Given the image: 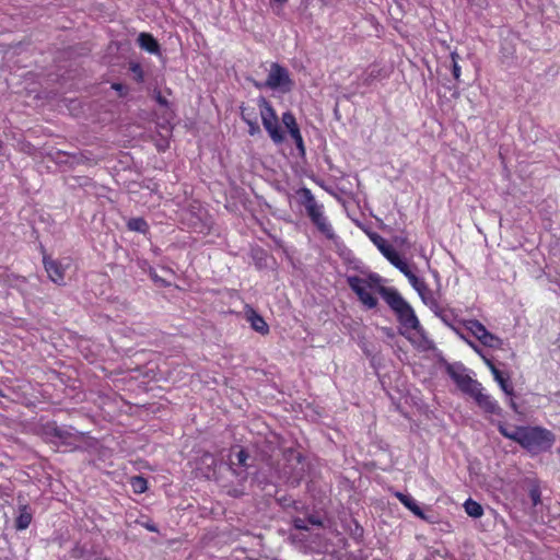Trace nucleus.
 Here are the masks:
<instances>
[{
  "label": "nucleus",
  "mask_w": 560,
  "mask_h": 560,
  "mask_svg": "<svg viewBox=\"0 0 560 560\" xmlns=\"http://www.w3.org/2000/svg\"><path fill=\"white\" fill-rule=\"evenodd\" d=\"M377 292L396 314L398 322L404 327L413 329L421 335L423 334V328L416 316L413 308L396 289L380 287Z\"/></svg>",
  "instance_id": "f257e3e1"
},
{
  "label": "nucleus",
  "mask_w": 560,
  "mask_h": 560,
  "mask_svg": "<svg viewBox=\"0 0 560 560\" xmlns=\"http://www.w3.org/2000/svg\"><path fill=\"white\" fill-rule=\"evenodd\" d=\"M555 441V434L545 428L520 425L517 443L533 454L550 450Z\"/></svg>",
  "instance_id": "f03ea898"
},
{
  "label": "nucleus",
  "mask_w": 560,
  "mask_h": 560,
  "mask_svg": "<svg viewBox=\"0 0 560 560\" xmlns=\"http://www.w3.org/2000/svg\"><path fill=\"white\" fill-rule=\"evenodd\" d=\"M257 104L264 128L268 132L269 137L276 144L282 143L284 141V135L281 130L279 119L273 107L264 96H260L257 100Z\"/></svg>",
  "instance_id": "7ed1b4c3"
},
{
  "label": "nucleus",
  "mask_w": 560,
  "mask_h": 560,
  "mask_svg": "<svg viewBox=\"0 0 560 560\" xmlns=\"http://www.w3.org/2000/svg\"><path fill=\"white\" fill-rule=\"evenodd\" d=\"M257 88H268L271 90L281 89L284 92L291 90L293 82L290 78L287 68L280 66L278 62H272L270 66L269 74L265 83H255Z\"/></svg>",
  "instance_id": "20e7f679"
},
{
  "label": "nucleus",
  "mask_w": 560,
  "mask_h": 560,
  "mask_svg": "<svg viewBox=\"0 0 560 560\" xmlns=\"http://www.w3.org/2000/svg\"><path fill=\"white\" fill-rule=\"evenodd\" d=\"M445 371L464 394L469 395L474 389H477L479 382L466 373V368L463 363H446Z\"/></svg>",
  "instance_id": "39448f33"
},
{
  "label": "nucleus",
  "mask_w": 560,
  "mask_h": 560,
  "mask_svg": "<svg viewBox=\"0 0 560 560\" xmlns=\"http://www.w3.org/2000/svg\"><path fill=\"white\" fill-rule=\"evenodd\" d=\"M350 289L358 295V299L368 308H374L377 305V299L368 291L371 288V283L361 277L351 276L347 279Z\"/></svg>",
  "instance_id": "423d86ee"
},
{
  "label": "nucleus",
  "mask_w": 560,
  "mask_h": 560,
  "mask_svg": "<svg viewBox=\"0 0 560 560\" xmlns=\"http://www.w3.org/2000/svg\"><path fill=\"white\" fill-rule=\"evenodd\" d=\"M469 396L475 400L478 407L482 409L486 413L495 415L499 417L502 416V408L492 396L483 393L481 383L477 385V389H474V392H471Z\"/></svg>",
  "instance_id": "0eeeda50"
},
{
  "label": "nucleus",
  "mask_w": 560,
  "mask_h": 560,
  "mask_svg": "<svg viewBox=\"0 0 560 560\" xmlns=\"http://www.w3.org/2000/svg\"><path fill=\"white\" fill-rule=\"evenodd\" d=\"M34 511L27 504L22 495L18 497V515L15 517L14 527L16 530L26 529L33 520Z\"/></svg>",
  "instance_id": "6e6552de"
},
{
  "label": "nucleus",
  "mask_w": 560,
  "mask_h": 560,
  "mask_svg": "<svg viewBox=\"0 0 560 560\" xmlns=\"http://www.w3.org/2000/svg\"><path fill=\"white\" fill-rule=\"evenodd\" d=\"M310 220L316 226L317 231L326 238L331 241L337 238L334 228L325 215L324 210L312 217Z\"/></svg>",
  "instance_id": "1a4fd4ad"
},
{
  "label": "nucleus",
  "mask_w": 560,
  "mask_h": 560,
  "mask_svg": "<svg viewBox=\"0 0 560 560\" xmlns=\"http://www.w3.org/2000/svg\"><path fill=\"white\" fill-rule=\"evenodd\" d=\"M43 262L49 279L58 285L63 284L65 270L61 265L47 256H44Z\"/></svg>",
  "instance_id": "9d476101"
},
{
  "label": "nucleus",
  "mask_w": 560,
  "mask_h": 560,
  "mask_svg": "<svg viewBox=\"0 0 560 560\" xmlns=\"http://www.w3.org/2000/svg\"><path fill=\"white\" fill-rule=\"evenodd\" d=\"M137 42L141 49L154 55L160 54V44L151 34L140 33Z\"/></svg>",
  "instance_id": "9b49d317"
},
{
  "label": "nucleus",
  "mask_w": 560,
  "mask_h": 560,
  "mask_svg": "<svg viewBox=\"0 0 560 560\" xmlns=\"http://www.w3.org/2000/svg\"><path fill=\"white\" fill-rule=\"evenodd\" d=\"M247 320L250 323V327L255 331H257V332H259L261 335H267L269 332L268 324L254 310H249V312L247 313Z\"/></svg>",
  "instance_id": "f8f14e48"
},
{
  "label": "nucleus",
  "mask_w": 560,
  "mask_h": 560,
  "mask_svg": "<svg viewBox=\"0 0 560 560\" xmlns=\"http://www.w3.org/2000/svg\"><path fill=\"white\" fill-rule=\"evenodd\" d=\"M396 498L408 509L410 510L416 516L427 520V516L424 515L421 508L418 505L417 501L409 494H404L401 492H396Z\"/></svg>",
  "instance_id": "ddd939ff"
},
{
  "label": "nucleus",
  "mask_w": 560,
  "mask_h": 560,
  "mask_svg": "<svg viewBox=\"0 0 560 560\" xmlns=\"http://www.w3.org/2000/svg\"><path fill=\"white\" fill-rule=\"evenodd\" d=\"M44 430L47 436L58 439L61 442H66L72 436L69 430L58 427L56 422L47 423Z\"/></svg>",
  "instance_id": "4468645a"
},
{
  "label": "nucleus",
  "mask_w": 560,
  "mask_h": 560,
  "mask_svg": "<svg viewBox=\"0 0 560 560\" xmlns=\"http://www.w3.org/2000/svg\"><path fill=\"white\" fill-rule=\"evenodd\" d=\"M487 365L490 368L494 380L500 385L501 389L509 396L513 395V386L509 383V380L505 378L500 370L495 368V365L490 361L486 360Z\"/></svg>",
  "instance_id": "2eb2a0df"
},
{
  "label": "nucleus",
  "mask_w": 560,
  "mask_h": 560,
  "mask_svg": "<svg viewBox=\"0 0 560 560\" xmlns=\"http://www.w3.org/2000/svg\"><path fill=\"white\" fill-rule=\"evenodd\" d=\"M296 196L299 197V203L305 208V211L318 203L313 192L307 187L299 188Z\"/></svg>",
  "instance_id": "dca6fc26"
},
{
  "label": "nucleus",
  "mask_w": 560,
  "mask_h": 560,
  "mask_svg": "<svg viewBox=\"0 0 560 560\" xmlns=\"http://www.w3.org/2000/svg\"><path fill=\"white\" fill-rule=\"evenodd\" d=\"M466 328L480 341L489 331L483 324L477 319L466 322Z\"/></svg>",
  "instance_id": "f3484780"
},
{
  "label": "nucleus",
  "mask_w": 560,
  "mask_h": 560,
  "mask_svg": "<svg viewBox=\"0 0 560 560\" xmlns=\"http://www.w3.org/2000/svg\"><path fill=\"white\" fill-rule=\"evenodd\" d=\"M369 237L371 242L377 247V249L383 254V256L393 247L383 236L378 233H370Z\"/></svg>",
  "instance_id": "a211bd4d"
},
{
  "label": "nucleus",
  "mask_w": 560,
  "mask_h": 560,
  "mask_svg": "<svg viewBox=\"0 0 560 560\" xmlns=\"http://www.w3.org/2000/svg\"><path fill=\"white\" fill-rule=\"evenodd\" d=\"M464 508H465V512L471 517L477 518L483 514L482 506L478 502L474 501L472 499L466 500V502L464 503Z\"/></svg>",
  "instance_id": "6ab92c4d"
},
{
  "label": "nucleus",
  "mask_w": 560,
  "mask_h": 560,
  "mask_svg": "<svg viewBox=\"0 0 560 560\" xmlns=\"http://www.w3.org/2000/svg\"><path fill=\"white\" fill-rule=\"evenodd\" d=\"M127 226L130 231L147 233L149 225L143 218H132L128 221Z\"/></svg>",
  "instance_id": "aec40b11"
},
{
  "label": "nucleus",
  "mask_w": 560,
  "mask_h": 560,
  "mask_svg": "<svg viewBox=\"0 0 560 560\" xmlns=\"http://www.w3.org/2000/svg\"><path fill=\"white\" fill-rule=\"evenodd\" d=\"M499 432L506 439L512 440L517 443L520 427H515L513 430H509L505 424L502 422L497 423Z\"/></svg>",
  "instance_id": "412c9836"
},
{
  "label": "nucleus",
  "mask_w": 560,
  "mask_h": 560,
  "mask_svg": "<svg viewBox=\"0 0 560 560\" xmlns=\"http://www.w3.org/2000/svg\"><path fill=\"white\" fill-rule=\"evenodd\" d=\"M130 485L135 493H143L148 489V481L142 476L131 477Z\"/></svg>",
  "instance_id": "4be33fe9"
},
{
  "label": "nucleus",
  "mask_w": 560,
  "mask_h": 560,
  "mask_svg": "<svg viewBox=\"0 0 560 560\" xmlns=\"http://www.w3.org/2000/svg\"><path fill=\"white\" fill-rule=\"evenodd\" d=\"M480 342L486 346V347H489V348H493V349H500L503 345V341L502 339H500L498 336L491 334L490 331H488L485 337L482 338V340H480Z\"/></svg>",
  "instance_id": "5701e85b"
},
{
  "label": "nucleus",
  "mask_w": 560,
  "mask_h": 560,
  "mask_svg": "<svg viewBox=\"0 0 560 560\" xmlns=\"http://www.w3.org/2000/svg\"><path fill=\"white\" fill-rule=\"evenodd\" d=\"M129 70L133 74V78L137 82L142 83L144 81V72L140 63L130 62Z\"/></svg>",
  "instance_id": "b1692460"
},
{
  "label": "nucleus",
  "mask_w": 560,
  "mask_h": 560,
  "mask_svg": "<svg viewBox=\"0 0 560 560\" xmlns=\"http://www.w3.org/2000/svg\"><path fill=\"white\" fill-rule=\"evenodd\" d=\"M291 138L294 140L301 156L305 155V147L300 130H291Z\"/></svg>",
  "instance_id": "393cba45"
},
{
  "label": "nucleus",
  "mask_w": 560,
  "mask_h": 560,
  "mask_svg": "<svg viewBox=\"0 0 560 560\" xmlns=\"http://www.w3.org/2000/svg\"><path fill=\"white\" fill-rule=\"evenodd\" d=\"M407 279L409 280L411 287L417 291V293L424 290L427 283L424 280L418 278L413 272H410Z\"/></svg>",
  "instance_id": "a878e982"
},
{
  "label": "nucleus",
  "mask_w": 560,
  "mask_h": 560,
  "mask_svg": "<svg viewBox=\"0 0 560 560\" xmlns=\"http://www.w3.org/2000/svg\"><path fill=\"white\" fill-rule=\"evenodd\" d=\"M241 117L246 124L252 120H257V114L253 107L241 106Z\"/></svg>",
  "instance_id": "bb28decb"
},
{
  "label": "nucleus",
  "mask_w": 560,
  "mask_h": 560,
  "mask_svg": "<svg viewBox=\"0 0 560 560\" xmlns=\"http://www.w3.org/2000/svg\"><path fill=\"white\" fill-rule=\"evenodd\" d=\"M418 294H419L421 301L425 305H433V300L435 298L433 295V292L429 289V287L427 284L424 287V290L423 291H419Z\"/></svg>",
  "instance_id": "cd10ccee"
},
{
  "label": "nucleus",
  "mask_w": 560,
  "mask_h": 560,
  "mask_svg": "<svg viewBox=\"0 0 560 560\" xmlns=\"http://www.w3.org/2000/svg\"><path fill=\"white\" fill-rule=\"evenodd\" d=\"M451 58H452V73H453L454 79L456 81H458L459 77H460V67L458 65L457 59L459 58V56L457 52L454 51L451 54Z\"/></svg>",
  "instance_id": "c85d7f7f"
},
{
  "label": "nucleus",
  "mask_w": 560,
  "mask_h": 560,
  "mask_svg": "<svg viewBox=\"0 0 560 560\" xmlns=\"http://www.w3.org/2000/svg\"><path fill=\"white\" fill-rule=\"evenodd\" d=\"M529 498L534 506L541 502V492L538 486H533L529 490Z\"/></svg>",
  "instance_id": "c756f323"
},
{
  "label": "nucleus",
  "mask_w": 560,
  "mask_h": 560,
  "mask_svg": "<svg viewBox=\"0 0 560 560\" xmlns=\"http://www.w3.org/2000/svg\"><path fill=\"white\" fill-rule=\"evenodd\" d=\"M235 457H236V460H237V464L242 467H246L247 464V459H248V453L244 450V448H241L236 454H235Z\"/></svg>",
  "instance_id": "7c9ffc66"
},
{
  "label": "nucleus",
  "mask_w": 560,
  "mask_h": 560,
  "mask_svg": "<svg viewBox=\"0 0 560 560\" xmlns=\"http://www.w3.org/2000/svg\"><path fill=\"white\" fill-rule=\"evenodd\" d=\"M384 257L394 266L399 259H401V257L399 256V254L396 252V249L394 247H392L385 255Z\"/></svg>",
  "instance_id": "2f4dec72"
},
{
  "label": "nucleus",
  "mask_w": 560,
  "mask_h": 560,
  "mask_svg": "<svg viewBox=\"0 0 560 560\" xmlns=\"http://www.w3.org/2000/svg\"><path fill=\"white\" fill-rule=\"evenodd\" d=\"M394 266L406 277H408L409 273L412 272L409 265L402 258L399 259Z\"/></svg>",
  "instance_id": "473e14b6"
},
{
  "label": "nucleus",
  "mask_w": 560,
  "mask_h": 560,
  "mask_svg": "<svg viewBox=\"0 0 560 560\" xmlns=\"http://www.w3.org/2000/svg\"><path fill=\"white\" fill-rule=\"evenodd\" d=\"M248 126V133L250 136L260 135L261 130L257 120H252L246 124Z\"/></svg>",
  "instance_id": "72a5a7b5"
},
{
  "label": "nucleus",
  "mask_w": 560,
  "mask_h": 560,
  "mask_svg": "<svg viewBox=\"0 0 560 560\" xmlns=\"http://www.w3.org/2000/svg\"><path fill=\"white\" fill-rule=\"evenodd\" d=\"M322 210H324V205L323 203H317L315 205L314 207L310 208L306 210V214L307 217L311 219L312 217H314L315 214H317L318 212H320Z\"/></svg>",
  "instance_id": "f704fd0d"
},
{
  "label": "nucleus",
  "mask_w": 560,
  "mask_h": 560,
  "mask_svg": "<svg viewBox=\"0 0 560 560\" xmlns=\"http://www.w3.org/2000/svg\"><path fill=\"white\" fill-rule=\"evenodd\" d=\"M368 283H371V288L374 285L381 287L380 283L382 281V278L377 273H370L368 279H365Z\"/></svg>",
  "instance_id": "c9c22d12"
},
{
  "label": "nucleus",
  "mask_w": 560,
  "mask_h": 560,
  "mask_svg": "<svg viewBox=\"0 0 560 560\" xmlns=\"http://www.w3.org/2000/svg\"><path fill=\"white\" fill-rule=\"evenodd\" d=\"M112 89L117 91L119 96H125L127 94V92H128L127 86H125L121 83H117V82L112 84Z\"/></svg>",
  "instance_id": "e433bc0d"
},
{
  "label": "nucleus",
  "mask_w": 560,
  "mask_h": 560,
  "mask_svg": "<svg viewBox=\"0 0 560 560\" xmlns=\"http://www.w3.org/2000/svg\"><path fill=\"white\" fill-rule=\"evenodd\" d=\"M457 336L463 339L468 346H470L477 353H480V348L471 340L467 339L460 331H457Z\"/></svg>",
  "instance_id": "4c0bfd02"
},
{
  "label": "nucleus",
  "mask_w": 560,
  "mask_h": 560,
  "mask_svg": "<svg viewBox=\"0 0 560 560\" xmlns=\"http://www.w3.org/2000/svg\"><path fill=\"white\" fill-rule=\"evenodd\" d=\"M293 120H295V117L291 112H285L282 114V122L284 126L288 124H293Z\"/></svg>",
  "instance_id": "58836bf2"
},
{
  "label": "nucleus",
  "mask_w": 560,
  "mask_h": 560,
  "mask_svg": "<svg viewBox=\"0 0 560 560\" xmlns=\"http://www.w3.org/2000/svg\"><path fill=\"white\" fill-rule=\"evenodd\" d=\"M430 310L439 317L443 312H445L443 308L440 307L436 299L433 300V305H428Z\"/></svg>",
  "instance_id": "ea45409f"
},
{
  "label": "nucleus",
  "mask_w": 560,
  "mask_h": 560,
  "mask_svg": "<svg viewBox=\"0 0 560 560\" xmlns=\"http://www.w3.org/2000/svg\"><path fill=\"white\" fill-rule=\"evenodd\" d=\"M439 318H440V319H441L445 325H447L448 327H451V328H452L456 334H457V331H459L457 328H455V327L451 324L450 317H448V315H447L445 312H443V313L439 316Z\"/></svg>",
  "instance_id": "a19ab883"
},
{
  "label": "nucleus",
  "mask_w": 560,
  "mask_h": 560,
  "mask_svg": "<svg viewBox=\"0 0 560 560\" xmlns=\"http://www.w3.org/2000/svg\"><path fill=\"white\" fill-rule=\"evenodd\" d=\"M144 528H147L148 530L152 532V533H156L158 532V527L154 523L152 522H147V523H143L142 524Z\"/></svg>",
  "instance_id": "79ce46f5"
},
{
  "label": "nucleus",
  "mask_w": 560,
  "mask_h": 560,
  "mask_svg": "<svg viewBox=\"0 0 560 560\" xmlns=\"http://www.w3.org/2000/svg\"><path fill=\"white\" fill-rule=\"evenodd\" d=\"M155 100L162 106L167 105V100L160 92L156 93Z\"/></svg>",
  "instance_id": "37998d69"
},
{
  "label": "nucleus",
  "mask_w": 560,
  "mask_h": 560,
  "mask_svg": "<svg viewBox=\"0 0 560 560\" xmlns=\"http://www.w3.org/2000/svg\"><path fill=\"white\" fill-rule=\"evenodd\" d=\"M285 128L288 129L290 135H291V130H300V128H299V126L296 124V119L293 120V124L285 125Z\"/></svg>",
  "instance_id": "c03bdc74"
},
{
  "label": "nucleus",
  "mask_w": 560,
  "mask_h": 560,
  "mask_svg": "<svg viewBox=\"0 0 560 560\" xmlns=\"http://www.w3.org/2000/svg\"><path fill=\"white\" fill-rule=\"evenodd\" d=\"M285 128L288 129L290 135H291V130H300V128H299V126L296 124V119L293 120V124L285 125Z\"/></svg>",
  "instance_id": "a18cd8bd"
},
{
  "label": "nucleus",
  "mask_w": 560,
  "mask_h": 560,
  "mask_svg": "<svg viewBox=\"0 0 560 560\" xmlns=\"http://www.w3.org/2000/svg\"><path fill=\"white\" fill-rule=\"evenodd\" d=\"M308 522H310L311 524H313V525H317V526H320V525H322V522H320L317 517H315V516H311V517L308 518Z\"/></svg>",
  "instance_id": "49530a36"
},
{
  "label": "nucleus",
  "mask_w": 560,
  "mask_h": 560,
  "mask_svg": "<svg viewBox=\"0 0 560 560\" xmlns=\"http://www.w3.org/2000/svg\"><path fill=\"white\" fill-rule=\"evenodd\" d=\"M295 527L299 528V529H306V526L303 525V521L302 520H296L295 521Z\"/></svg>",
  "instance_id": "de8ad7c7"
},
{
  "label": "nucleus",
  "mask_w": 560,
  "mask_h": 560,
  "mask_svg": "<svg viewBox=\"0 0 560 560\" xmlns=\"http://www.w3.org/2000/svg\"><path fill=\"white\" fill-rule=\"evenodd\" d=\"M273 1L279 3L280 5H283L288 2V0H273Z\"/></svg>",
  "instance_id": "09e8293b"
},
{
  "label": "nucleus",
  "mask_w": 560,
  "mask_h": 560,
  "mask_svg": "<svg viewBox=\"0 0 560 560\" xmlns=\"http://www.w3.org/2000/svg\"><path fill=\"white\" fill-rule=\"evenodd\" d=\"M510 406L516 411V404L513 399L510 400Z\"/></svg>",
  "instance_id": "8fccbe9b"
},
{
  "label": "nucleus",
  "mask_w": 560,
  "mask_h": 560,
  "mask_svg": "<svg viewBox=\"0 0 560 560\" xmlns=\"http://www.w3.org/2000/svg\"><path fill=\"white\" fill-rule=\"evenodd\" d=\"M295 458H296V460H298V462H300V460H301V455H300V454H296V455H295Z\"/></svg>",
  "instance_id": "3c124183"
},
{
  "label": "nucleus",
  "mask_w": 560,
  "mask_h": 560,
  "mask_svg": "<svg viewBox=\"0 0 560 560\" xmlns=\"http://www.w3.org/2000/svg\"><path fill=\"white\" fill-rule=\"evenodd\" d=\"M95 560H109V559H107V558H101V557H100V558H96Z\"/></svg>",
  "instance_id": "603ef678"
},
{
  "label": "nucleus",
  "mask_w": 560,
  "mask_h": 560,
  "mask_svg": "<svg viewBox=\"0 0 560 560\" xmlns=\"http://www.w3.org/2000/svg\"><path fill=\"white\" fill-rule=\"evenodd\" d=\"M152 278H153L155 281H158V279H159L156 275H153V276H152Z\"/></svg>",
  "instance_id": "864d4df0"
}]
</instances>
